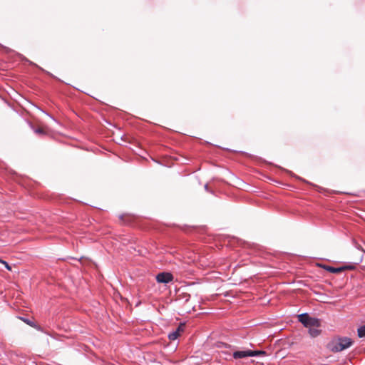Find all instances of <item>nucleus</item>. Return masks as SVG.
Returning a JSON list of instances; mask_svg holds the SVG:
<instances>
[{
	"mask_svg": "<svg viewBox=\"0 0 365 365\" xmlns=\"http://www.w3.org/2000/svg\"><path fill=\"white\" fill-rule=\"evenodd\" d=\"M207 187H208L207 185H205V188L207 189Z\"/></svg>",
	"mask_w": 365,
	"mask_h": 365,
	"instance_id": "obj_15",
	"label": "nucleus"
},
{
	"mask_svg": "<svg viewBox=\"0 0 365 365\" xmlns=\"http://www.w3.org/2000/svg\"><path fill=\"white\" fill-rule=\"evenodd\" d=\"M34 131L35 133H36L38 135L45 134L44 130L41 128H34Z\"/></svg>",
	"mask_w": 365,
	"mask_h": 365,
	"instance_id": "obj_10",
	"label": "nucleus"
},
{
	"mask_svg": "<svg viewBox=\"0 0 365 365\" xmlns=\"http://www.w3.org/2000/svg\"><path fill=\"white\" fill-rule=\"evenodd\" d=\"M265 352L263 351H252V350H243L236 351L233 353L232 356L234 359H243L250 356H256L261 354H264Z\"/></svg>",
	"mask_w": 365,
	"mask_h": 365,
	"instance_id": "obj_3",
	"label": "nucleus"
},
{
	"mask_svg": "<svg viewBox=\"0 0 365 365\" xmlns=\"http://www.w3.org/2000/svg\"><path fill=\"white\" fill-rule=\"evenodd\" d=\"M24 322H25L27 324L29 325H32V322L29 320V319H24V318H21Z\"/></svg>",
	"mask_w": 365,
	"mask_h": 365,
	"instance_id": "obj_13",
	"label": "nucleus"
},
{
	"mask_svg": "<svg viewBox=\"0 0 365 365\" xmlns=\"http://www.w3.org/2000/svg\"><path fill=\"white\" fill-rule=\"evenodd\" d=\"M341 272L345 271V270H353L356 268V265L355 264H348V265L341 266Z\"/></svg>",
	"mask_w": 365,
	"mask_h": 365,
	"instance_id": "obj_9",
	"label": "nucleus"
},
{
	"mask_svg": "<svg viewBox=\"0 0 365 365\" xmlns=\"http://www.w3.org/2000/svg\"><path fill=\"white\" fill-rule=\"evenodd\" d=\"M357 333L359 337H365V325L360 327L357 330Z\"/></svg>",
	"mask_w": 365,
	"mask_h": 365,
	"instance_id": "obj_8",
	"label": "nucleus"
},
{
	"mask_svg": "<svg viewBox=\"0 0 365 365\" xmlns=\"http://www.w3.org/2000/svg\"><path fill=\"white\" fill-rule=\"evenodd\" d=\"M0 262L4 264L8 270H11V267L6 261L0 259Z\"/></svg>",
	"mask_w": 365,
	"mask_h": 365,
	"instance_id": "obj_12",
	"label": "nucleus"
},
{
	"mask_svg": "<svg viewBox=\"0 0 365 365\" xmlns=\"http://www.w3.org/2000/svg\"><path fill=\"white\" fill-rule=\"evenodd\" d=\"M324 269L331 272V273H339L341 272V268L339 267H334L328 265H322L321 266Z\"/></svg>",
	"mask_w": 365,
	"mask_h": 365,
	"instance_id": "obj_5",
	"label": "nucleus"
},
{
	"mask_svg": "<svg viewBox=\"0 0 365 365\" xmlns=\"http://www.w3.org/2000/svg\"><path fill=\"white\" fill-rule=\"evenodd\" d=\"M354 344V341L346 336H338L332 339L327 344V349L333 353L342 351Z\"/></svg>",
	"mask_w": 365,
	"mask_h": 365,
	"instance_id": "obj_1",
	"label": "nucleus"
},
{
	"mask_svg": "<svg viewBox=\"0 0 365 365\" xmlns=\"http://www.w3.org/2000/svg\"><path fill=\"white\" fill-rule=\"evenodd\" d=\"M298 320L305 327H308V328H310L312 327H319L321 325V322L319 319L315 318V317H312L307 313H303V314L298 315Z\"/></svg>",
	"mask_w": 365,
	"mask_h": 365,
	"instance_id": "obj_2",
	"label": "nucleus"
},
{
	"mask_svg": "<svg viewBox=\"0 0 365 365\" xmlns=\"http://www.w3.org/2000/svg\"><path fill=\"white\" fill-rule=\"evenodd\" d=\"M156 280L158 283L168 284L173 280V276L170 272H160L157 274Z\"/></svg>",
	"mask_w": 365,
	"mask_h": 365,
	"instance_id": "obj_4",
	"label": "nucleus"
},
{
	"mask_svg": "<svg viewBox=\"0 0 365 365\" xmlns=\"http://www.w3.org/2000/svg\"><path fill=\"white\" fill-rule=\"evenodd\" d=\"M309 333L312 337H317L321 334V330L318 327H312L309 328Z\"/></svg>",
	"mask_w": 365,
	"mask_h": 365,
	"instance_id": "obj_7",
	"label": "nucleus"
},
{
	"mask_svg": "<svg viewBox=\"0 0 365 365\" xmlns=\"http://www.w3.org/2000/svg\"><path fill=\"white\" fill-rule=\"evenodd\" d=\"M353 244L354 245L355 247L359 250H361L365 252V250L361 247L360 245H359L355 240H353Z\"/></svg>",
	"mask_w": 365,
	"mask_h": 365,
	"instance_id": "obj_11",
	"label": "nucleus"
},
{
	"mask_svg": "<svg viewBox=\"0 0 365 365\" xmlns=\"http://www.w3.org/2000/svg\"><path fill=\"white\" fill-rule=\"evenodd\" d=\"M190 298V294H186V296H185V302H188Z\"/></svg>",
	"mask_w": 365,
	"mask_h": 365,
	"instance_id": "obj_14",
	"label": "nucleus"
},
{
	"mask_svg": "<svg viewBox=\"0 0 365 365\" xmlns=\"http://www.w3.org/2000/svg\"><path fill=\"white\" fill-rule=\"evenodd\" d=\"M182 331V329L181 328V327L180 326L178 327L175 331H174L168 334L169 339L175 340L180 336V333Z\"/></svg>",
	"mask_w": 365,
	"mask_h": 365,
	"instance_id": "obj_6",
	"label": "nucleus"
}]
</instances>
